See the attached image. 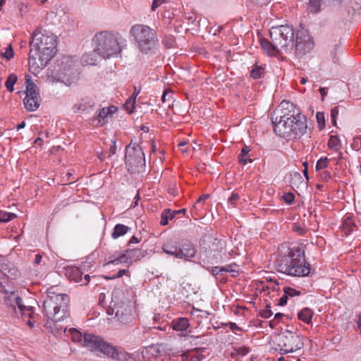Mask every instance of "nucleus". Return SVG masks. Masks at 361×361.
<instances>
[{"label": "nucleus", "instance_id": "nucleus-47", "mask_svg": "<svg viewBox=\"0 0 361 361\" xmlns=\"http://www.w3.org/2000/svg\"><path fill=\"white\" fill-rule=\"evenodd\" d=\"M292 230L300 235H305L307 231L304 225H301L298 223L293 224Z\"/></svg>", "mask_w": 361, "mask_h": 361}, {"label": "nucleus", "instance_id": "nucleus-5", "mask_svg": "<svg viewBox=\"0 0 361 361\" xmlns=\"http://www.w3.org/2000/svg\"><path fill=\"white\" fill-rule=\"evenodd\" d=\"M130 35L133 37L135 46L142 54L152 56L158 51L159 43L157 32L148 25H134L130 27Z\"/></svg>", "mask_w": 361, "mask_h": 361}, {"label": "nucleus", "instance_id": "nucleus-10", "mask_svg": "<svg viewBox=\"0 0 361 361\" xmlns=\"http://www.w3.org/2000/svg\"><path fill=\"white\" fill-rule=\"evenodd\" d=\"M314 47L313 38L307 30H297L294 38L295 54L297 57H302L310 53Z\"/></svg>", "mask_w": 361, "mask_h": 361}, {"label": "nucleus", "instance_id": "nucleus-34", "mask_svg": "<svg viewBox=\"0 0 361 361\" xmlns=\"http://www.w3.org/2000/svg\"><path fill=\"white\" fill-rule=\"evenodd\" d=\"M109 115V111L106 108H102L95 113L93 121H97V125L103 126L106 123V118Z\"/></svg>", "mask_w": 361, "mask_h": 361}, {"label": "nucleus", "instance_id": "nucleus-25", "mask_svg": "<svg viewBox=\"0 0 361 361\" xmlns=\"http://www.w3.org/2000/svg\"><path fill=\"white\" fill-rule=\"evenodd\" d=\"M171 326L173 329L176 331H184L190 326V323L188 319L179 317L171 322Z\"/></svg>", "mask_w": 361, "mask_h": 361}, {"label": "nucleus", "instance_id": "nucleus-13", "mask_svg": "<svg viewBox=\"0 0 361 361\" xmlns=\"http://www.w3.org/2000/svg\"><path fill=\"white\" fill-rule=\"evenodd\" d=\"M161 345H150L145 348L141 352V359L145 361H162Z\"/></svg>", "mask_w": 361, "mask_h": 361}, {"label": "nucleus", "instance_id": "nucleus-64", "mask_svg": "<svg viewBox=\"0 0 361 361\" xmlns=\"http://www.w3.org/2000/svg\"><path fill=\"white\" fill-rule=\"evenodd\" d=\"M204 355L199 354H191L190 356V361H202Z\"/></svg>", "mask_w": 361, "mask_h": 361}, {"label": "nucleus", "instance_id": "nucleus-63", "mask_svg": "<svg viewBox=\"0 0 361 361\" xmlns=\"http://www.w3.org/2000/svg\"><path fill=\"white\" fill-rule=\"evenodd\" d=\"M356 317L357 319L355 321L356 326L355 329L356 331H359L361 334V314H358Z\"/></svg>", "mask_w": 361, "mask_h": 361}, {"label": "nucleus", "instance_id": "nucleus-6", "mask_svg": "<svg viewBox=\"0 0 361 361\" xmlns=\"http://www.w3.org/2000/svg\"><path fill=\"white\" fill-rule=\"evenodd\" d=\"M69 297L64 293L56 294L51 289L47 292V298L43 301V310L47 322H58L68 317Z\"/></svg>", "mask_w": 361, "mask_h": 361}, {"label": "nucleus", "instance_id": "nucleus-30", "mask_svg": "<svg viewBox=\"0 0 361 361\" xmlns=\"http://www.w3.org/2000/svg\"><path fill=\"white\" fill-rule=\"evenodd\" d=\"M265 65L259 66L255 63L250 71V77L254 80L263 78L265 75Z\"/></svg>", "mask_w": 361, "mask_h": 361}, {"label": "nucleus", "instance_id": "nucleus-27", "mask_svg": "<svg viewBox=\"0 0 361 361\" xmlns=\"http://www.w3.org/2000/svg\"><path fill=\"white\" fill-rule=\"evenodd\" d=\"M115 317L122 323H126L130 319V310L118 307L115 312Z\"/></svg>", "mask_w": 361, "mask_h": 361}, {"label": "nucleus", "instance_id": "nucleus-36", "mask_svg": "<svg viewBox=\"0 0 361 361\" xmlns=\"http://www.w3.org/2000/svg\"><path fill=\"white\" fill-rule=\"evenodd\" d=\"M322 0H309L307 10L312 13H317L321 11Z\"/></svg>", "mask_w": 361, "mask_h": 361}, {"label": "nucleus", "instance_id": "nucleus-59", "mask_svg": "<svg viewBox=\"0 0 361 361\" xmlns=\"http://www.w3.org/2000/svg\"><path fill=\"white\" fill-rule=\"evenodd\" d=\"M11 265H12V264H11V263H1L0 264L1 274H2L4 276L6 275L7 272L9 270Z\"/></svg>", "mask_w": 361, "mask_h": 361}, {"label": "nucleus", "instance_id": "nucleus-37", "mask_svg": "<svg viewBox=\"0 0 361 361\" xmlns=\"http://www.w3.org/2000/svg\"><path fill=\"white\" fill-rule=\"evenodd\" d=\"M138 93H137L135 95L132 94V96L129 97L123 104V108L126 110V111L128 114H131L133 112L135 108V99Z\"/></svg>", "mask_w": 361, "mask_h": 361}, {"label": "nucleus", "instance_id": "nucleus-56", "mask_svg": "<svg viewBox=\"0 0 361 361\" xmlns=\"http://www.w3.org/2000/svg\"><path fill=\"white\" fill-rule=\"evenodd\" d=\"M240 199V195L233 192L231 196L228 197V202L233 206L235 207L237 201Z\"/></svg>", "mask_w": 361, "mask_h": 361}, {"label": "nucleus", "instance_id": "nucleus-29", "mask_svg": "<svg viewBox=\"0 0 361 361\" xmlns=\"http://www.w3.org/2000/svg\"><path fill=\"white\" fill-rule=\"evenodd\" d=\"M126 252L128 253L130 262H136L141 259L146 255V251L137 248V249H127Z\"/></svg>", "mask_w": 361, "mask_h": 361}, {"label": "nucleus", "instance_id": "nucleus-20", "mask_svg": "<svg viewBox=\"0 0 361 361\" xmlns=\"http://www.w3.org/2000/svg\"><path fill=\"white\" fill-rule=\"evenodd\" d=\"M26 83V90L25 97H37L40 98L39 89L37 85L32 80V77L27 74L25 76Z\"/></svg>", "mask_w": 361, "mask_h": 361}, {"label": "nucleus", "instance_id": "nucleus-21", "mask_svg": "<svg viewBox=\"0 0 361 361\" xmlns=\"http://www.w3.org/2000/svg\"><path fill=\"white\" fill-rule=\"evenodd\" d=\"M259 42L262 48L267 52V54L270 56L275 55L281 51H283L281 47L276 46V44L274 43V42L271 39L269 41L266 38H262L260 39Z\"/></svg>", "mask_w": 361, "mask_h": 361}, {"label": "nucleus", "instance_id": "nucleus-40", "mask_svg": "<svg viewBox=\"0 0 361 361\" xmlns=\"http://www.w3.org/2000/svg\"><path fill=\"white\" fill-rule=\"evenodd\" d=\"M328 147L330 149L338 150L341 147V141L337 135H331L328 141Z\"/></svg>", "mask_w": 361, "mask_h": 361}, {"label": "nucleus", "instance_id": "nucleus-43", "mask_svg": "<svg viewBox=\"0 0 361 361\" xmlns=\"http://www.w3.org/2000/svg\"><path fill=\"white\" fill-rule=\"evenodd\" d=\"M235 353H232L231 357L233 359H236L237 355L245 356L250 352V348L247 346H241L235 348Z\"/></svg>", "mask_w": 361, "mask_h": 361}, {"label": "nucleus", "instance_id": "nucleus-62", "mask_svg": "<svg viewBox=\"0 0 361 361\" xmlns=\"http://www.w3.org/2000/svg\"><path fill=\"white\" fill-rule=\"evenodd\" d=\"M320 176L323 181L327 182L331 179V173L328 171H324L320 173Z\"/></svg>", "mask_w": 361, "mask_h": 361}, {"label": "nucleus", "instance_id": "nucleus-23", "mask_svg": "<svg viewBox=\"0 0 361 361\" xmlns=\"http://www.w3.org/2000/svg\"><path fill=\"white\" fill-rule=\"evenodd\" d=\"M85 266V265H83L80 267H70L66 269V275L71 281H74L75 282H80L82 280V270L84 269L83 267Z\"/></svg>", "mask_w": 361, "mask_h": 361}, {"label": "nucleus", "instance_id": "nucleus-55", "mask_svg": "<svg viewBox=\"0 0 361 361\" xmlns=\"http://www.w3.org/2000/svg\"><path fill=\"white\" fill-rule=\"evenodd\" d=\"M111 145L109 147V155L107 156V158H110L111 155H114L116 153V149H117L116 140L112 139L111 140Z\"/></svg>", "mask_w": 361, "mask_h": 361}, {"label": "nucleus", "instance_id": "nucleus-11", "mask_svg": "<svg viewBox=\"0 0 361 361\" xmlns=\"http://www.w3.org/2000/svg\"><path fill=\"white\" fill-rule=\"evenodd\" d=\"M83 346L92 352H99L104 355H110L114 351L113 345L93 334H84Z\"/></svg>", "mask_w": 361, "mask_h": 361}, {"label": "nucleus", "instance_id": "nucleus-38", "mask_svg": "<svg viewBox=\"0 0 361 361\" xmlns=\"http://www.w3.org/2000/svg\"><path fill=\"white\" fill-rule=\"evenodd\" d=\"M34 312V307H32V306H26L23 304V302H22V307L21 308H18V317H19L20 316L21 317H31V315L33 314Z\"/></svg>", "mask_w": 361, "mask_h": 361}, {"label": "nucleus", "instance_id": "nucleus-18", "mask_svg": "<svg viewBox=\"0 0 361 361\" xmlns=\"http://www.w3.org/2000/svg\"><path fill=\"white\" fill-rule=\"evenodd\" d=\"M4 303L7 307L13 311L14 314L18 317V308L22 307V298L14 291L8 293L4 298Z\"/></svg>", "mask_w": 361, "mask_h": 361}, {"label": "nucleus", "instance_id": "nucleus-44", "mask_svg": "<svg viewBox=\"0 0 361 361\" xmlns=\"http://www.w3.org/2000/svg\"><path fill=\"white\" fill-rule=\"evenodd\" d=\"M283 290V293L287 295L288 298L301 295L300 291L297 290L296 289L293 288L290 286H284Z\"/></svg>", "mask_w": 361, "mask_h": 361}, {"label": "nucleus", "instance_id": "nucleus-32", "mask_svg": "<svg viewBox=\"0 0 361 361\" xmlns=\"http://www.w3.org/2000/svg\"><path fill=\"white\" fill-rule=\"evenodd\" d=\"M250 151V147L247 145H244L240 151V153L238 155V161L240 164L245 165L248 162H252V159L249 157V152Z\"/></svg>", "mask_w": 361, "mask_h": 361}, {"label": "nucleus", "instance_id": "nucleus-19", "mask_svg": "<svg viewBox=\"0 0 361 361\" xmlns=\"http://www.w3.org/2000/svg\"><path fill=\"white\" fill-rule=\"evenodd\" d=\"M179 244L180 240L169 239L162 244L161 249L167 255L176 258V253H178Z\"/></svg>", "mask_w": 361, "mask_h": 361}, {"label": "nucleus", "instance_id": "nucleus-45", "mask_svg": "<svg viewBox=\"0 0 361 361\" xmlns=\"http://www.w3.org/2000/svg\"><path fill=\"white\" fill-rule=\"evenodd\" d=\"M329 159L327 157H321L316 164V171H320L328 166Z\"/></svg>", "mask_w": 361, "mask_h": 361}, {"label": "nucleus", "instance_id": "nucleus-26", "mask_svg": "<svg viewBox=\"0 0 361 361\" xmlns=\"http://www.w3.org/2000/svg\"><path fill=\"white\" fill-rule=\"evenodd\" d=\"M40 98L37 97H25L23 99V104L25 108L29 111H36L40 106Z\"/></svg>", "mask_w": 361, "mask_h": 361}, {"label": "nucleus", "instance_id": "nucleus-1", "mask_svg": "<svg viewBox=\"0 0 361 361\" xmlns=\"http://www.w3.org/2000/svg\"><path fill=\"white\" fill-rule=\"evenodd\" d=\"M280 107L279 115L271 119L274 133L286 140L300 138L307 129V117L292 102L283 101Z\"/></svg>", "mask_w": 361, "mask_h": 361}, {"label": "nucleus", "instance_id": "nucleus-39", "mask_svg": "<svg viewBox=\"0 0 361 361\" xmlns=\"http://www.w3.org/2000/svg\"><path fill=\"white\" fill-rule=\"evenodd\" d=\"M18 80V76L15 74V73H11L6 82H5V86L7 89V90L10 92H13V90H14V85L16 84V82H17Z\"/></svg>", "mask_w": 361, "mask_h": 361}, {"label": "nucleus", "instance_id": "nucleus-28", "mask_svg": "<svg viewBox=\"0 0 361 361\" xmlns=\"http://www.w3.org/2000/svg\"><path fill=\"white\" fill-rule=\"evenodd\" d=\"M130 230V227L121 224H116L113 229V231L111 233V237L113 239H117L121 236H123Z\"/></svg>", "mask_w": 361, "mask_h": 361}, {"label": "nucleus", "instance_id": "nucleus-42", "mask_svg": "<svg viewBox=\"0 0 361 361\" xmlns=\"http://www.w3.org/2000/svg\"><path fill=\"white\" fill-rule=\"evenodd\" d=\"M16 217L17 215L14 213L8 212L0 209V222H8Z\"/></svg>", "mask_w": 361, "mask_h": 361}, {"label": "nucleus", "instance_id": "nucleus-8", "mask_svg": "<svg viewBox=\"0 0 361 361\" xmlns=\"http://www.w3.org/2000/svg\"><path fill=\"white\" fill-rule=\"evenodd\" d=\"M269 34L271 39L285 53L292 52L295 35L293 26L289 25L274 26L270 29Z\"/></svg>", "mask_w": 361, "mask_h": 361}, {"label": "nucleus", "instance_id": "nucleus-57", "mask_svg": "<svg viewBox=\"0 0 361 361\" xmlns=\"http://www.w3.org/2000/svg\"><path fill=\"white\" fill-rule=\"evenodd\" d=\"M14 52L12 47L10 45L6 49V51L4 54H2L3 57H4L6 60H10L13 57Z\"/></svg>", "mask_w": 361, "mask_h": 361}, {"label": "nucleus", "instance_id": "nucleus-48", "mask_svg": "<svg viewBox=\"0 0 361 361\" xmlns=\"http://www.w3.org/2000/svg\"><path fill=\"white\" fill-rule=\"evenodd\" d=\"M342 51V47L339 44H336L331 51V56L332 60L334 63H337L338 61V58L337 55Z\"/></svg>", "mask_w": 361, "mask_h": 361}, {"label": "nucleus", "instance_id": "nucleus-50", "mask_svg": "<svg viewBox=\"0 0 361 361\" xmlns=\"http://www.w3.org/2000/svg\"><path fill=\"white\" fill-rule=\"evenodd\" d=\"M316 118L318 123V127L319 130H322L325 127V117L324 114L323 112H317L316 114Z\"/></svg>", "mask_w": 361, "mask_h": 361}, {"label": "nucleus", "instance_id": "nucleus-12", "mask_svg": "<svg viewBox=\"0 0 361 361\" xmlns=\"http://www.w3.org/2000/svg\"><path fill=\"white\" fill-rule=\"evenodd\" d=\"M197 250L195 245L189 240H181L178 247L176 259H181L185 262H192L196 256Z\"/></svg>", "mask_w": 361, "mask_h": 361}, {"label": "nucleus", "instance_id": "nucleus-9", "mask_svg": "<svg viewBox=\"0 0 361 361\" xmlns=\"http://www.w3.org/2000/svg\"><path fill=\"white\" fill-rule=\"evenodd\" d=\"M304 346L303 338L296 332L286 330L277 337V348L281 355L293 353Z\"/></svg>", "mask_w": 361, "mask_h": 361}, {"label": "nucleus", "instance_id": "nucleus-60", "mask_svg": "<svg viewBox=\"0 0 361 361\" xmlns=\"http://www.w3.org/2000/svg\"><path fill=\"white\" fill-rule=\"evenodd\" d=\"M209 197V195H202L196 201L195 204L193 205V209H197L200 204L204 202L207 199H208Z\"/></svg>", "mask_w": 361, "mask_h": 361}, {"label": "nucleus", "instance_id": "nucleus-61", "mask_svg": "<svg viewBox=\"0 0 361 361\" xmlns=\"http://www.w3.org/2000/svg\"><path fill=\"white\" fill-rule=\"evenodd\" d=\"M353 148L356 150H359L361 148V136L355 137L353 139Z\"/></svg>", "mask_w": 361, "mask_h": 361}, {"label": "nucleus", "instance_id": "nucleus-17", "mask_svg": "<svg viewBox=\"0 0 361 361\" xmlns=\"http://www.w3.org/2000/svg\"><path fill=\"white\" fill-rule=\"evenodd\" d=\"M77 78L76 71L71 66H64L60 68L58 80L65 83L66 85H71L74 83Z\"/></svg>", "mask_w": 361, "mask_h": 361}, {"label": "nucleus", "instance_id": "nucleus-31", "mask_svg": "<svg viewBox=\"0 0 361 361\" xmlns=\"http://www.w3.org/2000/svg\"><path fill=\"white\" fill-rule=\"evenodd\" d=\"M209 314V313L207 311L202 310L197 308H193L191 312V317L198 324L202 323L203 318L207 319Z\"/></svg>", "mask_w": 361, "mask_h": 361}, {"label": "nucleus", "instance_id": "nucleus-49", "mask_svg": "<svg viewBox=\"0 0 361 361\" xmlns=\"http://www.w3.org/2000/svg\"><path fill=\"white\" fill-rule=\"evenodd\" d=\"M163 44L166 49H171L175 46L176 40L173 36L166 37L162 40Z\"/></svg>", "mask_w": 361, "mask_h": 361}, {"label": "nucleus", "instance_id": "nucleus-33", "mask_svg": "<svg viewBox=\"0 0 361 361\" xmlns=\"http://www.w3.org/2000/svg\"><path fill=\"white\" fill-rule=\"evenodd\" d=\"M313 312L308 307L303 308L298 314V317L300 320L306 324H310L313 317Z\"/></svg>", "mask_w": 361, "mask_h": 361}, {"label": "nucleus", "instance_id": "nucleus-16", "mask_svg": "<svg viewBox=\"0 0 361 361\" xmlns=\"http://www.w3.org/2000/svg\"><path fill=\"white\" fill-rule=\"evenodd\" d=\"M95 102L92 97L85 96L79 99L75 104H73L72 110L74 113L85 114L91 111Z\"/></svg>", "mask_w": 361, "mask_h": 361}, {"label": "nucleus", "instance_id": "nucleus-54", "mask_svg": "<svg viewBox=\"0 0 361 361\" xmlns=\"http://www.w3.org/2000/svg\"><path fill=\"white\" fill-rule=\"evenodd\" d=\"M270 308H271L270 305H267L266 309L260 310V312H259L260 316L264 319L269 318L273 314V312H271Z\"/></svg>", "mask_w": 361, "mask_h": 361}, {"label": "nucleus", "instance_id": "nucleus-35", "mask_svg": "<svg viewBox=\"0 0 361 361\" xmlns=\"http://www.w3.org/2000/svg\"><path fill=\"white\" fill-rule=\"evenodd\" d=\"M128 263H131L130 262V258H129V255H128V253L126 252V250L119 254L118 255L117 257L113 259H110L108 262V264H128Z\"/></svg>", "mask_w": 361, "mask_h": 361}, {"label": "nucleus", "instance_id": "nucleus-3", "mask_svg": "<svg viewBox=\"0 0 361 361\" xmlns=\"http://www.w3.org/2000/svg\"><path fill=\"white\" fill-rule=\"evenodd\" d=\"M274 267L277 271L290 276H307L311 271L310 263L305 260V250L299 246H282Z\"/></svg>", "mask_w": 361, "mask_h": 361}, {"label": "nucleus", "instance_id": "nucleus-4", "mask_svg": "<svg viewBox=\"0 0 361 361\" xmlns=\"http://www.w3.org/2000/svg\"><path fill=\"white\" fill-rule=\"evenodd\" d=\"M93 41L94 51L104 59L118 57L127 47L126 38L116 31H101L94 35Z\"/></svg>", "mask_w": 361, "mask_h": 361}, {"label": "nucleus", "instance_id": "nucleus-2", "mask_svg": "<svg viewBox=\"0 0 361 361\" xmlns=\"http://www.w3.org/2000/svg\"><path fill=\"white\" fill-rule=\"evenodd\" d=\"M56 38L54 35H47L35 31L30 42L29 70L37 74L44 69L56 53Z\"/></svg>", "mask_w": 361, "mask_h": 361}, {"label": "nucleus", "instance_id": "nucleus-53", "mask_svg": "<svg viewBox=\"0 0 361 361\" xmlns=\"http://www.w3.org/2000/svg\"><path fill=\"white\" fill-rule=\"evenodd\" d=\"M338 106H334L331 110V122L333 126L336 125V119L338 115Z\"/></svg>", "mask_w": 361, "mask_h": 361}, {"label": "nucleus", "instance_id": "nucleus-41", "mask_svg": "<svg viewBox=\"0 0 361 361\" xmlns=\"http://www.w3.org/2000/svg\"><path fill=\"white\" fill-rule=\"evenodd\" d=\"M70 331V334L71 335V339L73 342H75V343H83V338H84V334L82 335V333L78 331V329H71L69 330Z\"/></svg>", "mask_w": 361, "mask_h": 361}, {"label": "nucleus", "instance_id": "nucleus-51", "mask_svg": "<svg viewBox=\"0 0 361 361\" xmlns=\"http://www.w3.org/2000/svg\"><path fill=\"white\" fill-rule=\"evenodd\" d=\"M82 60L88 65H94L97 61L96 59L92 58V54H84L82 57Z\"/></svg>", "mask_w": 361, "mask_h": 361}, {"label": "nucleus", "instance_id": "nucleus-46", "mask_svg": "<svg viewBox=\"0 0 361 361\" xmlns=\"http://www.w3.org/2000/svg\"><path fill=\"white\" fill-rule=\"evenodd\" d=\"M19 275L20 274L18 270L12 264L9 270L8 271L7 274L5 275L4 276L6 277L7 279H16L19 276Z\"/></svg>", "mask_w": 361, "mask_h": 361}, {"label": "nucleus", "instance_id": "nucleus-24", "mask_svg": "<svg viewBox=\"0 0 361 361\" xmlns=\"http://www.w3.org/2000/svg\"><path fill=\"white\" fill-rule=\"evenodd\" d=\"M341 228L346 235L351 234L354 230L357 229V225L352 215H348L343 217Z\"/></svg>", "mask_w": 361, "mask_h": 361}, {"label": "nucleus", "instance_id": "nucleus-15", "mask_svg": "<svg viewBox=\"0 0 361 361\" xmlns=\"http://www.w3.org/2000/svg\"><path fill=\"white\" fill-rule=\"evenodd\" d=\"M200 264H201V266L202 267L205 268L207 271H210L212 273V274L215 277H216L219 275H223L224 272L231 273V276L233 277H236L237 276L239 275V271L235 269V268L238 267L239 265L235 262H233V263L228 264L225 267H206L204 265V264H205L204 261H202V263L200 262Z\"/></svg>", "mask_w": 361, "mask_h": 361}, {"label": "nucleus", "instance_id": "nucleus-7", "mask_svg": "<svg viewBox=\"0 0 361 361\" xmlns=\"http://www.w3.org/2000/svg\"><path fill=\"white\" fill-rule=\"evenodd\" d=\"M125 164L130 173H140L145 170V157L142 147L130 142L126 147Z\"/></svg>", "mask_w": 361, "mask_h": 361}, {"label": "nucleus", "instance_id": "nucleus-58", "mask_svg": "<svg viewBox=\"0 0 361 361\" xmlns=\"http://www.w3.org/2000/svg\"><path fill=\"white\" fill-rule=\"evenodd\" d=\"M128 269H120L116 275L111 276H106L105 278L109 280H113L115 279L121 278L123 275H126L127 273H128Z\"/></svg>", "mask_w": 361, "mask_h": 361}, {"label": "nucleus", "instance_id": "nucleus-52", "mask_svg": "<svg viewBox=\"0 0 361 361\" xmlns=\"http://www.w3.org/2000/svg\"><path fill=\"white\" fill-rule=\"evenodd\" d=\"M283 200L287 204H291L295 200V195L293 192H285L283 195Z\"/></svg>", "mask_w": 361, "mask_h": 361}, {"label": "nucleus", "instance_id": "nucleus-14", "mask_svg": "<svg viewBox=\"0 0 361 361\" xmlns=\"http://www.w3.org/2000/svg\"><path fill=\"white\" fill-rule=\"evenodd\" d=\"M114 352L110 355H106L107 357L116 361H140L141 355L139 351H135L133 353H129L124 350H118L113 345Z\"/></svg>", "mask_w": 361, "mask_h": 361}, {"label": "nucleus", "instance_id": "nucleus-22", "mask_svg": "<svg viewBox=\"0 0 361 361\" xmlns=\"http://www.w3.org/2000/svg\"><path fill=\"white\" fill-rule=\"evenodd\" d=\"M186 209L185 208L179 210L172 211L170 209H164L161 214L160 224L161 226H166L169 224V221L173 219L178 214H185Z\"/></svg>", "mask_w": 361, "mask_h": 361}]
</instances>
